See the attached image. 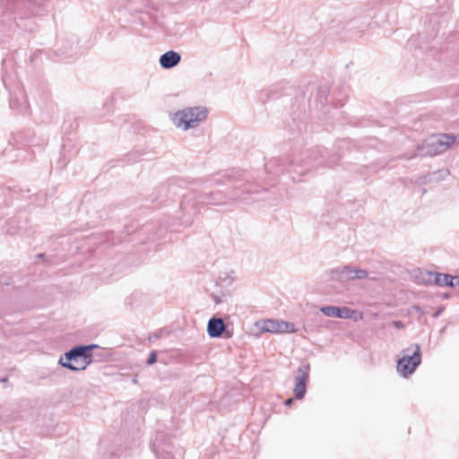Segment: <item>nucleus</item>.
Returning a JSON list of instances; mask_svg holds the SVG:
<instances>
[{
	"mask_svg": "<svg viewBox=\"0 0 459 459\" xmlns=\"http://www.w3.org/2000/svg\"><path fill=\"white\" fill-rule=\"evenodd\" d=\"M421 361L420 346H409L403 350L397 360V371L403 377L412 374Z\"/></svg>",
	"mask_w": 459,
	"mask_h": 459,
	"instance_id": "20e7f679",
	"label": "nucleus"
},
{
	"mask_svg": "<svg viewBox=\"0 0 459 459\" xmlns=\"http://www.w3.org/2000/svg\"><path fill=\"white\" fill-rule=\"evenodd\" d=\"M156 360H157V353H156V351H153L149 355V358L146 362L148 365H152L153 363L156 362Z\"/></svg>",
	"mask_w": 459,
	"mask_h": 459,
	"instance_id": "6ab92c4d",
	"label": "nucleus"
},
{
	"mask_svg": "<svg viewBox=\"0 0 459 459\" xmlns=\"http://www.w3.org/2000/svg\"><path fill=\"white\" fill-rule=\"evenodd\" d=\"M207 333L210 337L218 338L224 336L230 338L232 332L228 329V325L221 317H212L207 325Z\"/></svg>",
	"mask_w": 459,
	"mask_h": 459,
	"instance_id": "1a4fd4ad",
	"label": "nucleus"
},
{
	"mask_svg": "<svg viewBox=\"0 0 459 459\" xmlns=\"http://www.w3.org/2000/svg\"><path fill=\"white\" fill-rule=\"evenodd\" d=\"M327 155L328 152L324 148L307 152L304 153V158L301 159L302 166L307 167V170H309L320 166H333L339 160V157L330 158Z\"/></svg>",
	"mask_w": 459,
	"mask_h": 459,
	"instance_id": "39448f33",
	"label": "nucleus"
},
{
	"mask_svg": "<svg viewBox=\"0 0 459 459\" xmlns=\"http://www.w3.org/2000/svg\"><path fill=\"white\" fill-rule=\"evenodd\" d=\"M19 4L31 15H42L49 6L48 2L45 0H19Z\"/></svg>",
	"mask_w": 459,
	"mask_h": 459,
	"instance_id": "9b49d317",
	"label": "nucleus"
},
{
	"mask_svg": "<svg viewBox=\"0 0 459 459\" xmlns=\"http://www.w3.org/2000/svg\"><path fill=\"white\" fill-rule=\"evenodd\" d=\"M417 150L420 152L421 150H423V146L418 145Z\"/></svg>",
	"mask_w": 459,
	"mask_h": 459,
	"instance_id": "cd10ccee",
	"label": "nucleus"
},
{
	"mask_svg": "<svg viewBox=\"0 0 459 459\" xmlns=\"http://www.w3.org/2000/svg\"><path fill=\"white\" fill-rule=\"evenodd\" d=\"M391 325L396 329H403L404 327V324L400 320H394L391 323Z\"/></svg>",
	"mask_w": 459,
	"mask_h": 459,
	"instance_id": "aec40b11",
	"label": "nucleus"
},
{
	"mask_svg": "<svg viewBox=\"0 0 459 459\" xmlns=\"http://www.w3.org/2000/svg\"><path fill=\"white\" fill-rule=\"evenodd\" d=\"M182 181L179 179H171L169 181L168 185H162L158 189V194L156 195V200H160V202H163V194H169L171 195H176L178 194V190L181 187Z\"/></svg>",
	"mask_w": 459,
	"mask_h": 459,
	"instance_id": "4468645a",
	"label": "nucleus"
},
{
	"mask_svg": "<svg viewBox=\"0 0 459 459\" xmlns=\"http://www.w3.org/2000/svg\"><path fill=\"white\" fill-rule=\"evenodd\" d=\"M208 110L203 107L186 108L175 113L173 122L177 126H184V130L195 127L207 117Z\"/></svg>",
	"mask_w": 459,
	"mask_h": 459,
	"instance_id": "7ed1b4c3",
	"label": "nucleus"
},
{
	"mask_svg": "<svg viewBox=\"0 0 459 459\" xmlns=\"http://www.w3.org/2000/svg\"><path fill=\"white\" fill-rule=\"evenodd\" d=\"M261 332L272 333H299V328L290 322L281 319H266L256 323Z\"/></svg>",
	"mask_w": 459,
	"mask_h": 459,
	"instance_id": "423d86ee",
	"label": "nucleus"
},
{
	"mask_svg": "<svg viewBox=\"0 0 459 459\" xmlns=\"http://www.w3.org/2000/svg\"><path fill=\"white\" fill-rule=\"evenodd\" d=\"M441 311H442L441 309L436 311L435 314H434V316L437 317L441 314Z\"/></svg>",
	"mask_w": 459,
	"mask_h": 459,
	"instance_id": "5701e85b",
	"label": "nucleus"
},
{
	"mask_svg": "<svg viewBox=\"0 0 459 459\" xmlns=\"http://www.w3.org/2000/svg\"><path fill=\"white\" fill-rule=\"evenodd\" d=\"M450 298V294L449 293H444L443 294V299H449Z\"/></svg>",
	"mask_w": 459,
	"mask_h": 459,
	"instance_id": "393cba45",
	"label": "nucleus"
},
{
	"mask_svg": "<svg viewBox=\"0 0 459 459\" xmlns=\"http://www.w3.org/2000/svg\"><path fill=\"white\" fill-rule=\"evenodd\" d=\"M260 99L262 101H265L269 99V92L267 91H263L260 93Z\"/></svg>",
	"mask_w": 459,
	"mask_h": 459,
	"instance_id": "412c9836",
	"label": "nucleus"
},
{
	"mask_svg": "<svg viewBox=\"0 0 459 459\" xmlns=\"http://www.w3.org/2000/svg\"><path fill=\"white\" fill-rule=\"evenodd\" d=\"M441 276V273H433L430 271H420L417 275V279L419 282L423 284H435L437 286L439 284V277Z\"/></svg>",
	"mask_w": 459,
	"mask_h": 459,
	"instance_id": "2eb2a0df",
	"label": "nucleus"
},
{
	"mask_svg": "<svg viewBox=\"0 0 459 459\" xmlns=\"http://www.w3.org/2000/svg\"><path fill=\"white\" fill-rule=\"evenodd\" d=\"M332 278L339 281H354V267L351 265L338 266L332 270Z\"/></svg>",
	"mask_w": 459,
	"mask_h": 459,
	"instance_id": "ddd939ff",
	"label": "nucleus"
},
{
	"mask_svg": "<svg viewBox=\"0 0 459 459\" xmlns=\"http://www.w3.org/2000/svg\"><path fill=\"white\" fill-rule=\"evenodd\" d=\"M429 146L433 147V150L426 152L425 154H437L446 152L450 145H452L455 137L453 134H444L439 136H433L429 140Z\"/></svg>",
	"mask_w": 459,
	"mask_h": 459,
	"instance_id": "6e6552de",
	"label": "nucleus"
},
{
	"mask_svg": "<svg viewBox=\"0 0 459 459\" xmlns=\"http://www.w3.org/2000/svg\"><path fill=\"white\" fill-rule=\"evenodd\" d=\"M173 334H174V332L169 330V328H161V329L155 331L152 334H149L148 341L150 342H154L157 341L167 340L170 335H173Z\"/></svg>",
	"mask_w": 459,
	"mask_h": 459,
	"instance_id": "f3484780",
	"label": "nucleus"
},
{
	"mask_svg": "<svg viewBox=\"0 0 459 459\" xmlns=\"http://www.w3.org/2000/svg\"><path fill=\"white\" fill-rule=\"evenodd\" d=\"M38 257L39 258H44L45 255L43 253H40V254L38 255Z\"/></svg>",
	"mask_w": 459,
	"mask_h": 459,
	"instance_id": "bb28decb",
	"label": "nucleus"
},
{
	"mask_svg": "<svg viewBox=\"0 0 459 459\" xmlns=\"http://www.w3.org/2000/svg\"><path fill=\"white\" fill-rule=\"evenodd\" d=\"M368 275V273L366 270L354 267V280L366 279Z\"/></svg>",
	"mask_w": 459,
	"mask_h": 459,
	"instance_id": "a211bd4d",
	"label": "nucleus"
},
{
	"mask_svg": "<svg viewBox=\"0 0 459 459\" xmlns=\"http://www.w3.org/2000/svg\"><path fill=\"white\" fill-rule=\"evenodd\" d=\"M439 280L440 281L439 284H437V286H446L459 289V276H453L449 273H441Z\"/></svg>",
	"mask_w": 459,
	"mask_h": 459,
	"instance_id": "dca6fc26",
	"label": "nucleus"
},
{
	"mask_svg": "<svg viewBox=\"0 0 459 459\" xmlns=\"http://www.w3.org/2000/svg\"><path fill=\"white\" fill-rule=\"evenodd\" d=\"M100 346H74L59 359V364L73 371L83 370L92 362V351Z\"/></svg>",
	"mask_w": 459,
	"mask_h": 459,
	"instance_id": "f03ea898",
	"label": "nucleus"
},
{
	"mask_svg": "<svg viewBox=\"0 0 459 459\" xmlns=\"http://www.w3.org/2000/svg\"><path fill=\"white\" fill-rule=\"evenodd\" d=\"M7 380H8V378H7V377H2V378L0 379V383H6V382H7Z\"/></svg>",
	"mask_w": 459,
	"mask_h": 459,
	"instance_id": "b1692460",
	"label": "nucleus"
},
{
	"mask_svg": "<svg viewBox=\"0 0 459 459\" xmlns=\"http://www.w3.org/2000/svg\"><path fill=\"white\" fill-rule=\"evenodd\" d=\"M133 160L134 161H138V160H140V159L139 158H134Z\"/></svg>",
	"mask_w": 459,
	"mask_h": 459,
	"instance_id": "c756f323",
	"label": "nucleus"
},
{
	"mask_svg": "<svg viewBox=\"0 0 459 459\" xmlns=\"http://www.w3.org/2000/svg\"><path fill=\"white\" fill-rule=\"evenodd\" d=\"M414 309H415V310H417V311H419V310H420V307L415 306V307H414Z\"/></svg>",
	"mask_w": 459,
	"mask_h": 459,
	"instance_id": "c85d7f7f",
	"label": "nucleus"
},
{
	"mask_svg": "<svg viewBox=\"0 0 459 459\" xmlns=\"http://www.w3.org/2000/svg\"><path fill=\"white\" fill-rule=\"evenodd\" d=\"M320 311L326 316L343 319L351 318L356 312L350 307L337 306H325L320 308Z\"/></svg>",
	"mask_w": 459,
	"mask_h": 459,
	"instance_id": "9d476101",
	"label": "nucleus"
},
{
	"mask_svg": "<svg viewBox=\"0 0 459 459\" xmlns=\"http://www.w3.org/2000/svg\"><path fill=\"white\" fill-rule=\"evenodd\" d=\"M292 402H293V399L290 398V399H288V400L286 401V403H286L287 405H290Z\"/></svg>",
	"mask_w": 459,
	"mask_h": 459,
	"instance_id": "a878e982",
	"label": "nucleus"
},
{
	"mask_svg": "<svg viewBox=\"0 0 459 459\" xmlns=\"http://www.w3.org/2000/svg\"><path fill=\"white\" fill-rule=\"evenodd\" d=\"M13 101H11V103H10L11 108H13Z\"/></svg>",
	"mask_w": 459,
	"mask_h": 459,
	"instance_id": "7c9ffc66",
	"label": "nucleus"
},
{
	"mask_svg": "<svg viewBox=\"0 0 459 459\" xmlns=\"http://www.w3.org/2000/svg\"><path fill=\"white\" fill-rule=\"evenodd\" d=\"M218 185H227V192L212 190L204 193L189 192L183 195L180 203L182 210V224L190 225L194 217L199 212L203 204L221 205L230 202H247L244 194H254L256 192L255 186L249 182L247 175L240 170H234L227 173L221 179L216 181Z\"/></svg>",
	"mask_w": 459,
	"mask_h": 459,
	"instance_id": "f257e3e1",
	"label": "nucleus"
},
{
	"mask_svg": "<svg viewBox=\"0 0 459 459\" xmlns=\"http://www.w3.org/2000/svg\"><path fill=\"white\" fill-rule=\"evenodd\" d=\"M212 298L216 304H219L221 302V298L219 296L215 295L214 293L212 294Z\"/></svg>",
	"mask_w": 459,
	"mask_h": 459,
	"instance_id": "4be33fe9",
	"label": "nucleus"
},
{
	"mask_svg": "<svg viewBox=\"0 0 459 459\" xmlns=\"http://www.w3.org/2000/svg\"><path fill=\"white\" fill-rule=\"evenodd\" d=\"M181 61V55L174 50H169L160 56V65L164 69H171Z\"/></svg>",
	"mask_w": 459,
	"mask_h": 459,
	"instance_id": "f8f14e48",
	"label": "nucleus"
},
{
	"mask_svg": "<svg viewBox=\"0 0 459 459\" xmlns=\"http://www.w3.org/2000/svg\"><path fill=\"white\" fill-rule=\"evenodd\" d=\"M310 366L308 363H302L297 369L295 377L294 394L296 399H302L307 391V383L309 378Z\"/></svg>",
	"mask_w": 459,
	"mask_h": 459,
	"instance_id": "0eeeda50",
	"label": "nucleus"
}]
</instances>
